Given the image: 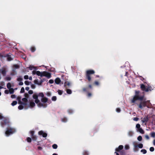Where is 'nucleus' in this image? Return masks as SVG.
Returning a JSON list of instances; mask_svg holds the SVG:
<instances>
[{
    "instance_id": "0eeeda50",
    "label": "nucleus",
    "mask_w": 155,
    "mask_h": 155,
    "mask_svg": "<svg viewBox=\"0 0 155 155\" xmlns=\"http://www.w3.org/2000/svg\"><path fill=\"white\" fill-rule=\"evenodd\" d=\"M43 76H45L48 78H49L51 77V75L50 73L45 71L41 72V77H42Z\"/></svg>"
},
{
    "instance_id": "a878e982",
    "label": "nucleus",
    "mask_w": 155,
    "mask_h": 155,
    "mask_svg": "<svg viewBox=\"0 0 155 155\" xmlns=\"http://www.w3.org/2000/svg\"><path fill=\"white\" fill-rule=\"evenodd\" d=\"M17 103V102L16 101H14L11 104V105L12 106H14L16 105Z\"/></svg>"
},
{
    "instance_id": "7c9ffc66",
    "label": "nucleus",
    "mask_w": 155,
    "mask_h": 155,
    "mask_svg": "<svg viewBox=\"0 0 155 155\" xmlns=\"http://www.w3.org/2000/svg\"><path fill=\"white\" fill-rule=\"evenodd\" d=\"M31 137L32 140H36L37 139V137L35 135H33V136Z\"/></svg>"
},
{
    "instance_id": "6e6d98bb",
    "label": "nucleus",
    "mask_w": 155,
    "mask_h": 155,
    "mask_svg": "<svg viewBox=\"0 0 155 155\" xmlns=\"http://www.w3.org/2000/svg\"><path fill=\"white\" fill-rule=\"evenodd\" d=\"M17 99L18 101V103L19 104V102L20 101H21V97H18L17 98Z\"/></svg>"
},
{
    "instance_id": "9d476101",
    "label": "nucleus",
    "mask_w": 155,
    "mask_h": 155,
    "mask_svg": "<svg viewBox=\"0 0 155 155\" xmlns=\"http://www.w3.org/2000/svg\"><path fill=\"white\" fill-rule=\"evenodd\" d=\"M142 121L143 123H147L149 120V117H148V115H147V116H145L143 118H141Z\"/></svg>"
},
{
    "instance_id": "864d4df0",
    "label": "nucleus",
    "mask_w": 155,
    "mask_h": 155,
    "mask_svg": "<svg viewBox=\"0 0 155 155\" xmlns=\"http://www.w3.org/2000/svg\"><path fill=\"white\" fill-rule=\"evenodd\" d=\"M24 96L26 98H28L29 97L28 94L27 93H26L24 94Z\"/></svg>"
},
{
    "instance_id": "49530a36",
    "label": "nucleus",
    "mask_w": 155,
    "mask_h": 155,
    "mask_svg": "<svg viewBox=\"0 0 155 155\" xmlns=\"http://www.w3.org/2000/svg\"><path fill=\"white\" fill-rule=\"evenodd\" d=\"M137 140L139 141H141L142 140V137L141 136H139L138 137H137Z\"/></svg>"
},
{
    "instance_id": "2f4dec72",
    "label": "nucleus",
    "mask_w": 155,
    "mask_h": 155,
    "mask_svg": "<svg viewBox=\"0 0 155 155\" xmlns=\"http://www.w3.org/2000/svg\"><path fill=\"white\" fill-rule=\"evenodd\" d=\"M27 102H25L22 101H20L19 102V104H22L24 105H27Z\"/></svg>"
},
{
    "instance_id": "393cba45",
    "label": "nucleus",
    "mask_w": 155,
    "mask_h": 155,
    "mask_svg": "<svg viewBox=\"0 0 155 155\" xmlns=\"http://www.w3.org/2000/svg\"><path fill=\"white\" fill-rule=\"evenodd\" d=\"M138 148H142L143 147V144L142 143H140L137 145Z\"/></svg>"
},
{
    "instance_id": "f257e3e1",
    "label": "nucleus",
    "mask_w": 155,
    "mask_h": 155,
    "mask_svg": "<svg viewBox=\"0 0 155 155\" xmlns=\"http://www.w3.org/2000/svg\"><path fill=\"white\" fill-rule=\"evenodd\" d=\"M139 91H136L135 95L133 98L131 100V103H135L136 101L139 100L140 101L139 104H136L138 107L141 109H143L144 107H147L148 108H150L152 104L150 102V101H146V99H144V96H139Z\"/></svg>"
},
{
    "instance_id": "58836bf2",
    "label": "nucleus",
    "mask_w": 155,
    "mask_h": 155,
    "mask_svg": "<svg viewBox=\"0 0 155 155\" xmlns=\"http://www.w3.org/2000/svg\"><path fill=\"white\" fill-rule=\"evenodd\" d=\"M22 100L25 102H27L28 101V100L26 98H23L22 99Z\"/></svg>"
},
{
    "instance_id": "bf43d9fd",
    "label": "nucleus",
    "mask_w": 155,
    "mask_h": 155,
    "mask_svg": "<svg viewBox=\"0 0 155 155\" xmlns=\"http://www.w3.org/2000/svg\"><path fill=\"white\" fill-rule=\"evenodd\" d=\"M31 87L33 89H34L35 88V85L34 84H31Z\"/></svg>"
},
{
    "instance_id": "9b49d317",
    "label": "nucleus",
    "mask_w": 155,
    "mask_h": 155,
    "mask_svg": "<svg viewBox=\"0 0 155 155\" xmlns=\"http://www.w3.org/2000/svg\"><path fill=\"white\" fill-rule=\"evenodd\" d=\"M38 134L40 135H42L44 137H46L47 136V133H45L42 130H41L38 132Z\"/></svg>"
},
{
    "instance_id": "72a5a7b5",
    "label": "nucleus",
    "mask_w": 155,
    "mask_h": 155,
    "mask_svg": "<svg viewBox=\"0 0 155 155\" xmlns=\"http://www.w3.org/2000/svg\"><path fill=\"white\" fill-rule=\"evenodd\" d=\"M140 152L144 154H146L147 152L146 150L145 149L141 150L140 151Z\"/></svg>"
},
{
    "instance_id": "0e129e2a",
    "label": "nucleus",
    "mask_w": 155,
    "mask_h": 155,
    "mask_svg": "<svg viewBox=\"0 0 155 155\" xmlns=\"http://www.w3.org/2000/svg\"><path fill=\"white\" fill-rule=\"evenodd\" d=\"M24 78L26 80L28 79V75H25L24 76Z\"/></svg>"
},
{
    "instance_id": "6e6552de",
    "label": "nucleus",
    "mask_w": 155,
    "mask_h": 155,
    "mask_svg": "<svg viewBox=\"0 0 155 155\" xmlns=\"http://www.w3.org/2000/svg\"><path fill=\"white\" fill-rule=\"evenodd\" d=\"M41 101L42 104H46V103L50 104L51 103V101L50 100H48L47 98L46 97H44V96L41 98Z\"/></svg>"
},
{
    "instance_id": "a18cd8bd",
    "label": "nucleus",
    "mask_w": 155,
    "mask_h": 155,
    "mask_svg": "<svg viewBox=\"0 0 155 155\" xmlns=\"http://www.w3.org/2000/svg\"><path fill=\"white\" fill-rule=\"evenodd\" d=\"M30 83H31V82H29L28 81H25V83L26 85H29Z\"/></svg>"
},
{
    "instance_id": "c756f323",
    "label": "nucleus",
    "mask_w": 155,
    "mask_h": 155,
    "mask_svg": "<svg viewBox=\"0 0 155 155\" xmlns=\"http://www.w3.org/2000/svg\"><path fill=\"white\" fill-rule=\"evenodd\" d=\"M52 147L54 149H56L58 147V145L56 144H54L52 145Z\"/></svg>"
},
{
    "instance_id": "6ab92c4d",
    "label": "nucleus",
    "mask_w": 155,
    "mask_h": 155,
    "mask_svg": "<svg viewBox=\"0 0 155 155\" xmlns=\"http://www.w3.org/2000/svg\"><path fill=\"white\" fill-rule=\"evenodd\" d=\"M138 130L142 134H144V131L141 128L138 129Z\"/></svg>"
},
{
    "instance_id": "37998d69",
    "label": "nucleus",
    "mask_w": 155,
    "mask_h": 155,
    "mask_svg": "<svg viewBox=\"0 0 155 155\" xmlns=\"http://www.w3.org/2000/svg\"><path fill=\"white\" fill-rule=\"evenodd\" d=\"M24 108V107L22 105H20L18 106V109L21 110L22 109Z\"/></svg>"
},
{
    "instance_id": "774afa93",
    "label": "nucleus",
    "mask_w": 155,
    "mask_h": 155,
    "mask_svg": "<svg viewBox=\"0 0 155 155\" xmlns=\"http://www.w3.org/2000/svg\"><path fill=\"white\" fill-rule=\"evenodd\" d=\"M145 137L147 140H149V137L148 135H146L145 136Z\"/></svg>"
},
{
    "instance_id": "8fccbe9b",
    "label": "nucleus",
    "mask_w": 155,
    "mask_h": 155,
    "mask_svg": "<svg viewBox=\"0 0 155 155\" xmlns=\"http://www.w3.org/2000/svg\"><path fill=\"white\" fill-rule=\"evenodd\" d=\"M58 92L59 95H61L62 94L63 91L60 90H58Z\"/></svg>"
},
{
    "instance_id": "e433bc0d",
    "label": "nucleus",
    "mask_w": 155,
    "mask_h": 155,
    "mask_svg": "<svg viewBox=\"0 0 155 155\" xmlns=\"http://www.w3.org/2000/svg\"><path fill=\"white\" fill-rule=\"evenodd\" d=\"M68 112L70 114H71L73 113V110L71 109H69L68 110Z\"/></svg>"
},
{
    "instance_id": "4468645a",
    "label": "nucleus",
    "mask_w": 155,
    "mask_h": 155,
    "mask_svg": "<svg viewBox=\"0 0 155 155\" xmlns=\"http://www.w3.org/2000/svg\"><path fill=\"white\" fill-rule=\"evenodd\" d=\"M54 82L56 84H58L61 82V80L59 78H57L55 79Z\"/></svg>"
},
{
    "instance_id": "e2e57ef3",
    "label": "nucleus",
    "mask_w": 155,
    "mask_h": 155,
    "mask_svg": "<svg viewBox=\"0 0 155 155\" xmlns=\"http://www.w3.org/2000/svg\"><path fill=\"white\" fill-rule=\"evenodd\" d=\"M9 90H6L5 91V94H8L9 93Z\"/></svg>"
},
{
    "instance_id": "a19ab883",
    "label": "nucleus",
    "mask_w": 155,
    "mask_h": 155,
    "mask_svg": "<svg viewBox=\"0 0 155 155\" xmlns=\"http://www.w3.org/2000/svg\"><path fill=\"white\" fill-rule=\"evenodd\" d=\"M120 155H124L125 154V152L124 150H122L120 152Z\"/></svg>"
},
{
    "instance_id": "4be33fe9",
    "label": "nucleus",
    "mask_w": 155,
    "mask_h": 155,
    "mask_svg": "<svg viewBox=\"0 0 155 155\" xmlns=\"http://www.w3.org/2000/svg\"><path fill=\"white\" fill-rule=\"evenodd\" d=\"M14 90L13 88L9 89V92L10 94H12L14 93Z\"/></svg>"
},
{
    "instance_id": "5fc2aeb1",
    "label": "nucleus",
    "mask_w": 155,
    "mask_h": 155,
    "mask_svg": "<svg viewBox=\"0 0 155 155\" xmlns=\"http://www.w3.org/2000/svg\"><path fill=\"white\" fill-rule=\"evenodd\" d=\"M154 149L153 147H151L150 148V150L151 152H153L154 151Z\"/></svg>"
},
{
    "instance_id": "2eb2a0df",
    "label": "nucleus",
    "mask_w": 155,
    "mask_h": 155,
    "mask_svg": "<svg viewBox=\"0 0 155 155\" xmlns=\"http://www.w3.org/2000/svg\"><path fill=\"white\" fill-rule=\"evenodd\" d=\"M134 152H137L139 150V149L137 145H134V147L133 149Z\"/></svg>"
},
{
    "instance_id": "c85d7f7f",
    "label": "nucleus",
    "mask_w": 155,
    "mask_h": 155,
    "mask_svg": "<svg viewBox=\"0 0 155 155\" xmlns=\"http://www.w3.org/2000/svg\"><path fill=\"white\" fill-rule=\"evenodd\" d=\"M46 95L48 96V97H50L51 96V92H49V91H48L46 93Z\"/></svg>"
},
{
    "instance_id": "c03bdc74",
    "label": "nucleus",
    "mask_w": 155,
    "mask_h": 155,
    "mask_svg": "<svg viewBox=\"0 0 155 155\" xmlns=\"http://www.w3.org/2000/svg\"><path fill=\"white\" fill-rule=\"evenodd\" d=\"M13 67L14 68H16V69L18 68H19V66L18 64H15L14 65H13Z\"/></svg>"
},
{
    "instance_id": "052dcab7",
    "label": "nucleus",
    "mask_w": 155,
    "mask_h": 155,
    "mask_svg": "<svg viewBox=\"0 0 155 155\" xmlns=\"http://www.w3.org/2000/svg\"><path fill=\"white\" fill-rule=\"evenodd\" d=\"M11 78L10 77H7L5 78V79L7 81H10L11 80Z\"/></svg>"
},
{
    "instance_id": "09e8293b",
    "label": "nucleus",
    "mask_w": 155,
    "mask_h": 155,
    "mask_svg": "<svg viewBox=\"0 0 155 155\" xmlns=\"http://www.w3.org/2000/svg\"><path fill=\"white\" fill-rule=\"evenodd\" d=\"M94 84L95 85L98 86L99 85V83L98 81H95L94 82Z\"/></svg>"
},
{
    "instance_id": "20e7f679",
    "label": "nucleus",
    "mask_w": 155,
    "mask_h": 155,
    "mask_svg": "<svg viewBox=\"0 0 155 155\" xmlns=\"http://www.w3.org/2000/svg\"><path fill=\"white\" fill-rule=\"evenodd\" d=\"M140 87L142 91L146 92L151 91L153 90L152 87L148 85L145 86L144 84H141L140 85Z\"/></svg>"
},
{
    "instance_id": "5701e85b",
    "label": "nucleus",
    "mask_w": 155,
    "mask_h": 155,
    "mask_svg": "<svg viewBox=\"0 0 155 155\" xmlns=\"http://www.w3.org/2000/svg\"><path fill=\"white\" fill-rule=\"evenodd\" d=\"M61 120L62 121L64 122H66L67 121V119L65 117L61 118Z\"/></svg>"
},
{
    "instance_id": "c9c22d12",
    "label": "nucleus",
    "mask_w": 155,
    "mask_h": 155,
    "mask_svg": "<svg viewBox=\"0 0 155 155\" xmlns=\"http://www.w3.org/2000/svg\"><path fill=\"white\" fill-rule=\"evenodd\" d=\"M36 72V74L38 76L41 77V72H40L39 71H37Z\"/></svg>"
},
{
    "instance_id": "3c124183",
    "label": "nucleus",
    "mask_w": 155,
    "mask_h": 155,
    "mask_svg": "<svg viewBox=\"0 0 155 155\" xmlns=\"http://www.w3.org/2000/svg\"><path fill=\"white\" fill-rule=\"evenodd\" d=\"M130 148L129 146L128 145H126L125 146V150H129Z\"/></svg>"
},
{
    "instance_id": "dca6fc26",
    "label": "nucleus",
    "mask_w": 155,
    "mask_h": 155,
    "mask_svg": "<svg viewBox=\"0 0 155 155\" xmlns=\"http://www.w3.org/2000/svg\"><path fill=\"white\" fill-rule=\"evenodd\" d=\"M34 82L35 84H37L39 85H41L42 84V83H41V81L39 82H38L37 80H35L34 81Z\"/></svg>"
},
{
    "instance_id": "39448f33",
    "label": "nucleus",
    "mask_w": 155,
    "mask_h": 155,
    "mask_svg": "<svg viewBox=\"0 0 155 155\" xmlns=\"http://www.w3.org/2000/svg\"><path fill=\"white\" fill-rule=\"evenodd\" d=\"M15 132V130L12 128H8L5 132L6 135L8 136L10 135L13 134Z\"/></svg>"
},
{
    "instance_id": "680f3d73",
    "label": "nucleus",
    "mask_w": 155,
    "mask_h": 155,
    "mask_svg": "<svg viewBox=\"0 0 155 155\" xmlns=\"http://www.w3.org/2000/svg\"><path fill=\"white\" fill-rule=\"evenodd\" d=\"M116 111L117 112H120L121 110L119 108H117L116 109Z\"/></svg>"
},
{
    "instance_id": "4d7b16f0",
    "label": "nucleus",
    "mask_w": 155,
    "mask_h": 155,
    "mask_svg": "<svg viewBox=\"0 0 155 155\" xmlns=\"http://www.w3.org/2000/svg\"><path fill=\"white\" fill-rule=\"evenodd\" d=\"M140 125L139 124H136V127L138 129L140 128Z\"/></svg>"
},
{
    "instance_id": "412c9836",
    "label": "nucleus",
    "mask_w": 155,
    "mask_h": 155,
    "mask_svg": "<svg viewBox=\"0 0 155 155\" xmlns=\"http://www.w3.org/2000/svg\"><path fill=\"white\" fill-rule=\"evenodd\" d=\"M7 60L8 61H11L13 60L10 55H8L7 56Z\"/></svg>"
},
{
    "instance_id": "f3484780",
    "label": "nucleus",
    "mask_w": 155,
    "mask_h": 155,
    "mask_svg": "<svg viewBox=\"0 0 155 155\" xmlns=\"http://www.w3.org/2000/svg\"><path fill=\"white\" fill-rule=\"evenodd\" d=\"M1 73L3 76H5L6 74V71L5 69H4L2 70L1 71Z\"/></svg>"
},
{
    "instance_id": "a211bd4d",
    "label": "nucleus",
    "mask_w": 155,
    "mask_h": 155,
    "mask_svg": "<svg viewBox=\"0 0 155 155\" xmlns=\"http://www.w3.org/2000/svg\"><path fill=\"white\" fill-rule=\"evenodd\" d=\"M30 107H32L35 106V104L34 102L31 101L30 102Z\"/></svg>"
},
{
    "instance_id": "bb28decb",
    "label": "nucleus",
    "mask_w": 155,
    "mask_h": 155,
    "mask_svg": "<svg viewBox=\"0 0 155 155\" xmlns=\"http://www.w3.org/2000/svg\"><path fill=\"white\" fill-rule=\"evenodd\" d=\"M7 87L8 89H9L11 88V85L10 83H8L7 84Z\"/></svg>"
},
{
    "instance_id": "338daca9",
    "label": "nucleus",
    "mask_w": 155,
    "mask_h": 155,
    "mask_svg": "<svg viewBox=\"0 0 155 155\" xmlns=\"http://www.w3.org/2000/svg\"><path fill=\"white\" fill-rule=\"evenodd\" d=\"M28 93L29 94H31L33 93V91L32 90H30L28 91Z\"/></svg>"
},
{
    "instance_id": "de8ad7c7",
    "label": "nucleus",
    "mask_w": 155,
    "mask_h": 155,
    "mask_svg": "<svg viewBox=\"0 0 155 155\" xmlns=\"http://www.w3.org/2000/svg\"><path fill=\"white\" fill-rule=\"evenodd\" d=\"M25 92V89L24 87H22L20 91V93H24Z\"/></svg>"
},
{
    "instance_id": "ea45409f",
    "label": "nucleus",
    "mask_w": 155,
    "mask_h": 155,
    "mask_svg": "<svg viewBox=\"0 0 155 155\" xmlns=\"http://www.w3.org/2000/svg\"><path fill=\"white\" fill-rule=\"evenodd\" d=\"M17 81H21L23 80V78H21V76H20L17 79Z\"/></svg>"
},
{
    "instance_id": "7ed1b4c3",
    "label": "nucleus",
    "mask_w": 155,
    "mask_h": 155,
    "mask_svg": "<svg viewBox=\"0 0 155 155\" xmlns=\"http://www.w3.org/2000/svg\"><path fill=\"white\" fill-rule=\"evenodd\" d=\"M95 73V71L93 70H89L86 71L85 74L86 78L88 82H90L91 81V75L94 74Z\"/></svg>"
},
{
    "instance_id": "cd10ccee",
    "label": "nucleus",
    "mask_w": 155,
    "mask_h": 155,
    "mask_svg": "<svg viewBox=\"0 0 155 155\" xmlns=\"http://www.w3.org/2000/svg\"><path fill=\"white\" fill-rule=\"evenodd\" d=\"M83 155H88L89 153L88 152V151L84 150L83 151Z\"/></svg>"
},
{
    "instance_id": "603ef678",
    "label": "nucleus",
    "mask_w": 155,
    "mask_h": 155,
    "mask_svg": "<svg viewBox=\"0 0 155 155\" xmlns=\"http://www.w3.org/2000/svg\"><path fill=\"white\" fill-rule=\"evenodd\" d=\"M35 131L33 130H31L30 131V133L31 135V137L33 136V135H34Z\"/></svg>"
},
{
    "instance_id": "79ce46f5",
    "label": "nucleus",
    "mask_w": 155,
    "mask_h": 155,
    "mask_svg": "<svg viewBox=\"0 0 155 155\" xmlns=\"http://www.w3.org/2000/svg\"><path fill=\"white\" fill-rule=\"evenodd\" d=\"M31 50L32 52H34L35 51V47H32L31 48Z\"/></svg>"
},
{
    "instance_id": "1a4fd4ad",
    "label": "nucleus",
    "mask_w": 155,
    "mask_h": 155,
    "mask_svg": "<svg viewBox=\"0 0 155 155\" xmlns=\"http://www.w3.org/2000/svg\"><path fill=\"white\" fill-rule=\"evenodd\" d=\"M89 88H92V86L91 84L89 85L88 87L83 88L82 90L84 92H88L89 91Z\"/></svg>"
},
{
    "instance_id": "69168bd1",
    "label": "nucleus",
    "mask_w": 155,
    "mask_h": 155,
    "mask_svg": "<svg viewBox=\"0 0 155 155\" xmlns=\"http://www.w3.org/2000/svg\"><path fill=\"white\" fill-rule=\"evenodd\" d=\"M49 82L50 84H52L54 83V80L52 79H50L49 80Z\"/></svg>"
},
{
    "instance_id": "f704fd0d",
    "label": "nucleus",
    "mask_w": 155,
    "mask_h": 155,
    "mask_svg": "<svg viewBox=\"0 0 155 155\" xmlns=\"http://www.w3.org/2000/svg\"><path fill=\"white\" fill-rule=\"evenodd\" d=\"M27 140L28 143H31V139L30 137H28L27 138Z\"/></svg>"
},
{
    "instance_id": "aec40b11",
    "label": "nucleus",
    "mask_w": 155,
    "mask_h": 155,
    "mask_svg": "<svg viewBox=\"0 0 155 155\" xmlns=\"http://www.w3.org/2000/svg\"><path fill=\"white\" fill-rule=\"evenodd\" d=\"M137 77L139 78L142 81H146L145 79L141 76L139 75L137 76Z\"/></svg>"
},
{
    "instance_id": "13d9d810",
    "label": "nucleus",
    "mask_w": 155,
    "mask_h": 155,
    "mask_svg": "<svg viewBox=\"0 0 155 155\" xmlns=\"http://www.w3.org/2000/svg\"><path fill=\"white\" fill-rule=\"evenodd\" d=\"M46 79L45 78H43L42 79H41V83H43V82L45 81H46Z\"/></svg>"
},
{
    "instance_id": "ddd939ff",
    "label": "nucleus",
    "mask_w": 155,
    "mask_h": 155,
    "mask_svg": "<svg viewBox=\"0 0 155 155\" xmlns=\"http://www.w3.org/2000/svg\"><path fill=\"white\" fill-rule=\"evenodd\" d=\"M71 85L70 83L69 82L67 81H65L64 83V87L67 88V87H69Z\"/></svg>"
},
{
    "instance_id": "b1692460",
    "label": "nucleus",
    "mask_w": 155,
    "mask_h": 155,
    "mask_svg": "<svg viewBox=\"0 0 155 155\" xmlns=\"http://www.w3.org/2000/svg\"><path fill=\"white\" fill-rule=\"evenodd\" d=\"M66 92L68 94H71L72 93V91L70 89H67L66 90Z\"/></svg>"
},
{
    "instance_id": "f03ea898",
    "label": "nucleus",
    "mask_w": 155,
    "mask_h": 155,
    "mask_svg": "<svg viewBox=\"0 0 155 155\" xmlns=\"http://www.w3.org/2000/svg\"><path fill=\"white\" fill-rule=\"evenodd\" d=\"M44 96V94L42 92L39 93L38 94H34L33 95V98L35 99V102L39 107H43L44 108H46L47 106V104H42L40 102V100L38 98V97H40L42 98Z\"/></svg>"
},
{
    "instance_id": "4c0bfd02",
    "label": "nucleus",
    "mask_w": 155,
    "mask_h": 155,
    "mask_svg": "<svg viewBox=\"0 0 155 155\" xmlns=\"http://www.w3.org/2000/svg\"><path fill=\"white\" fill-rule=\"evenodd\" d=\"M51 100L52 101H55L57 100L56 97L55 96H54L52 97L51 98Z\"/></svg>"
},
{
    "instance_id": "f8f14e48",
    "label": "nucleus",
    "mask_w": 155,
    "mask_h": 155,
    "mask_svg": "<svg viewBox=\"0 0 155 155\" xmlns=\"http://www.w3.org/2000/svg\"><path fill=\"white\" fill-rule=\"evenodd\" d=\"M124 147L122 145H120L118 147L115 149L116 152H120V150H122Z\"/></svg>"
},
{
    "instance_id": "423d86ee",
    "label": "nucleus",
    "mask_w": 155,
    "mask_h": 155,
    "mask_svg": "<svg viewBox=\"0 0 155 155\" xmlns=\"http://www.w3.org/2000/svg\"><path fill=\"white\" fill-rule=\"evenodd\" d=\"M9 121L6 117H4L3 120L1 122L0 124L2 127H3L5 125H8Z\"/></svg>"
},
{
    "instance_id": "473e14b6",
    "label": "nucleus",
    "mask_w": 155,
    "mask_h": 155,
    "mask_svg": "<svg viewBox=\"0 0 155 155\" xmlns=\"http://www.w3.org/2000/svg\"><path fill=\"white\" fill-rule=\"evenodd\" d=\"M150 135L152 137H155V132H153L150 133Z\"/></svg>"
}]
</instances>
